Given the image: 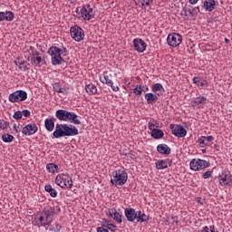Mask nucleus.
<instances>
[{
	"label": "nucleus",
	"mask_w": 232,
	"mask_h": 232,
	"mask_svg": "<svg viewBox=\"0 0 232 232\" xmlns=\"http://www.w3.org/2000/svg\"><path fill=\"white\" fill-rule=\"evenodd\" d=\"M14 119H16V121H19L21 119H23L22 117H14Z\"/></svg>",
	"instance_id": "864d4df0"
},
{
	"label": "nucleus",
	"mask_w": 232,
	"mask_h": 232,
	"mask_svg": "<svg viewBox=\"0 0 232 232\" xmlns=\"http://www.w3.org/2000/svg\"><path fill=\"white\" fill-rule=\"evenodd\" d=\"M221 186H227L232 182V175L229 171L224 170L221 175L218 177Z\"/></svg>",
	"instance_id": "f8f14e48"
},
{
	"label": "nucleus",
	"mask_w": 232,
	"mask_h": 232,
	"mask_svg": "<svg viewBox=\"0 0 232 232\" xmlns=\"http://www.w3.org/2000/svg\"><path fill=\"white\" fill-rule=\"evenodd\" d=\"M189 166L192 171H200V169L209 168L210 164H209V161L208 160L193 159L190 161Z\"/></svg>",
	"instance_id": "0eeeda50"
},
{
	"label": "nucleus",
	"mask_w": 232,
	"mask_h": 232,
	"mask_svg": "<svg viewBox=\"0 0 232 232\" xmlns=\"http://www.w3.org/2000/svg\"><path fill=\"white\" fill-rule=\"evenodd\" d=\"M133 46L136 52H138L139 53H144L148 45L146 44V42H144V40L140 38H135L133 40Z\"/></svg>",
	"instance_id": "ddd939ff"
},
{
	"label": "nucleus",
	"mask_w": 232,
	"mask_h": 232,
	"mask_svg": "<svg viewBox=\"0 0 232 232\" xmlns=\"http://www.w3.org/2000/svg\"><path fill=\"white\" fill-rule=\"evenodd\" d=\"M14 64L15 66H18L21 72H26V70H28V66L26 65V61L24 60L17 59L14 61Z\"/></svg>",
	"instance_id": "cd10ccee"
},
{
	"label": "nucleus",
	"mask_w": 232,
	"mask_h": 232,
	"mask_svg": "<svg viewBox=\"0 0 232 232\" xmlns=\"http://www.w3.org/2000/svg\"><path fill=\"white\" fill-rule=\"evenodd\" d=\"M215 6H217L215 0H205L203 3V8H205L206 12H213Z\"/></svg>",
	"instance_id": "aec40b11"
},
{
	"label": "nucleus",
	"mask_w": 232,
	"mask_h": 232,
	"mask_svg": "<svg viewBox=\"0 0 232 232\" xmlns=\"http://www.w3.org/2000/svg\"><path fill=\"white\" fill-rule=\"evenodd\" d=\"M170 130L172 135L178 137L179 139H183V137L188 135V130H186L182 125L170 124Z\"/></svg>",
	"instance_id": "9d476101"
},
{
	"label": "nucleus",
	"mask_w": 232,
	"mask_h": 232,
	"mask_svg": "<svg viewBox=\"0 0 232 232\" xmlns=\"http://www.w3.org/2000/svg\"><path fill=\"white\" fill-rule=\"evenodd\" d=\"M149 130H150V131H153L154 130H157V129H155V124L151 123V122H149Z\"/></svg>",
	"instance_id": "de8ad7c7"
},
{
	"label": "nucleus",
	"mask_w": 232,
	"mask_h": 232,
	"mask_svg": "<svg viewBox=\"0 0 232 232\" xmlns=\"http://www.w3.org/2000/svg\"><path fill=\"white\" fill-rule=\"evenodd\" d=\"M193 82L199 88H204V86H209V83L208 82V81H206L204 79H200L198 77H194Z\"/></svg>",
	"instance_id": "c85d7f7f"
},
{
	"label": "nucleus",
	"mask_w": 232,
	"mask_h": 232,
	"mask_svg": "<svg viewBox=\"0 0 232 232\" xmlns=\"http://www.w3.org/2000/svg\"><path fill=\"white\" fill-rule=\"evenodd\" d=\"M190 5H197L198 0H189Z\"/></svg>",
	"instance_id": "3c124183"
},
{
	"label": "nucleus",
	"mask_w": 232,
	"mask_h": 232,
	"mask_svg": "<svg viewBox=\"0 0 232 232\" xmlns=\"http://www.w3.org/2000/svg\"><path fill=\"white\" fill-rule=\"evenodd\" d=\"M37 130H39L37 125L30 123L23 128L22 133L26 136L34 135V133H37Z\"/></svg>",
	"instance_id": "2eb2a0df"
},
{
	"label": "nucleus",
	"mask_w": 232,
	"mask_h": 232,
	"mask_svg": "<svg viewBox=\"0 0 232 232\" xmlns=\"http://www.w3.org/2000/svg\"><path fill=\"white\" fill-rule=\"evenodd\" d=\"M60 121H69L72 124H81V120L77 117H58Z\"/></svg>",
	"instance_id": "7c9ffc66"
},
{
	"label": "nucleus",
	"mask_w": 232,
	"mask_h": 232,
	"mask_svg": "<svg viewBox=\"0 0 232 232\" xmlns=\"http://www.w3.org/2000/svg\"><path fill=\"white\" fill-rule=\"evenodd\" d=\"M225 43H226V44H229V39L225 38Z\"/></svg>",
	"instance_id": "603ef678"
},
{
	"label": "nucleus",
	"mask_w": 232,
	"mask_h": 232,
	"mask_svg": "<svg viewBox=\"0 0 232 232\" xmlns=\"http://www.w3.org/2000/svg\"><path fill=\"white\" fill-rule=\"evenodd\" d=\"M28 99V93L25 91L20 90L9 94L10 102H22Z\"/></svg>",
	"instance_id": "6e6552de"
},
{
	"label": "nucleus",
	"mask_w": 232,
	"mask_h": 232,
	"mask_svg": "<svg viewBox=\"0 0 232 232\" xmlns=\"http://www.w3.org/2000/svg\"><path fill=\"white\" fill-rule=\"evenodd\" d=\"M208 102V98L204 96H198L191 102L193 108H203Z\"/></svg>",
	"instance_id": "f3484780"
},
{
	"label": "nucleus",
	"mask_w": 232,
	"mask_h": 232,
	"mask_svg": "<svg viewBox=\"0 0 232 232\" xmlns=\"http://www.w3.org/2000/svg\"><path fill=\"white\" fill-rule=\"evenodd\" d=\"M134 3L141 10H146V6H150L153 3V0H134Z\"/></svg>",
	"instance_id": "5701e85b"
},
{
	"label": "nucleus",
	"mask_w": 232,
	"mask_h": 232,
	"mask_svg": "<svg viewBox=\"0 0 232 232\" xmlns=\"http://www.w3.org/2000/svg\"><path fill=\"white\" fill-rule=\"evenodd\" d=\"M85 92L89 95H94V93H97V86L93 85V83L87 84L85 86Z\"/></svg>",
	"instance_id": "473e14b6"
},
{
	"label": "nucleus",
	"mask_w": 232,
	"mask_h": 232,
	"mask_svg": "<svg viewBox=\"0 0 232 232\" xmlns=\"http://www.w3.org/2000/svg\"><path fill=\"white\" fill-rule=\"evenodd\" d=\"M96 231H97V232H110V231H108V229H106L104 227H98L96 228Z\"/></svg>",
	"instance_id": "49530a36"
},
{
	"label": "nucleus",
	"mask_w": 232,
	"mask_h": 232,
	"mask_svg": "<svg viewBox=\"0 0 232 232\" xmlns=\"http://www.w3.org/2000/svg\"><path fill=\"white\" fill-rule=\"evenodd\" d=\"M56 117H77V114L67 111L66 110L56 111Z\"/></svg>",
	"instance_id": "bb28decb"
},
{
	"label": "nucleus",
	"mask_w": 232,
	"mask_h": 232,
	"mask_svg": "<svg viewBox=\"0 0 232 232\" xmlns=\"http://www.w3.org/2000/svg\"><path fill=\"white\" fill-rule=\"evenodd\" d=\"M2 140L4 142H12V140H14V137L11 134H4L2 136Z\"/></svg>",
	"instance_id": "79ce46f5"
},
{
	"label": "nucleus",
	"mask_w": 232,
	"mask_h": 232,
	"mask_svg": "<svg viewBox=\"0 0 232 232\" xmlns=\"http://www.w3.org/2000/svg\"><path fill=\"white\" fill-rule=\"evenodd\" d=\"M145 90H146V92H148V90H149V89H148V87H146V89H145Z\"/></svg>",
	"instance_id": "5fc2aeb1"
},
{
	"label": "nucleus",
	"mask_w": 232,
	"mask_h": 232,
	"mask_svg": "<svg viewBox=\"0 0 232 232\" xmlns=\"http://www.w3.org/2000/svg\"><path fill=\"white\" fill-rule=\"evenodd\" d=\"M145 101L148 104H155L159 101V97L155 93L148 92L145 94Z\"/></svg>",
	"instance_id": "b1692460"
},
{
	"label": "nucleus",
	"mask_w": 232,
	"mask_h": 232,
	"mask_svg": "<svg viewBox=\"0 0 232 232\" xmlns=\"http://www.w3.org/2000/svg\"><path fill=\"white\" fill-rule=\"evenodd\" d=\"M75 135H79V130L75 126L68 124H57L53 132L54 139L61 137H75Z\"/></svg>",
	"instance_id": "f03ea898"
},
{
	"label": "nucleus",
	"mask_w": 232,
	"mask_h": 232,
	"mask_svg": "<svg viewBox=\"0 0 232 232\" xmlns=\"http://www.w3.org/2000/svg\"><path fill=\"white\" fill-rule=\"evenodd\" d=\"M81 15L84 21H90L91 19H93L95 17V14H93V8L90 5H84L81 11Z\"/></svg>",
	"instance_id": "9b49d317"
},
{
	"label": "nucleus",
	"mask_w": 232,
	"mask_h": 232,
	"mask_svg": "<svg viewBox=\"0 0 232 232\" xmlns=\"http://www.w3.org/2000/svg\"><path fill=\"white\" fill-rule=\"evenodd\" d=\"M151 137H153V139H162V137H164V131L160 129H156L151 131Z\"/></svg>",
	"instance_id": "e433bc0d"
},
{
	"label": "nucleus",
	"mask_w": 232,
	"mask_h": 232,
	"mask_svg": "<svg viewBox=\"0 0 232 232\" xmlns=\"http://www.w3.org/2000/svg\"><path fill=\"white\" fill-rule=\"evenodd\" d=\"M106 224H109L108 220L106 218H103L102 221V226H106Z\"/></svg>",
	"instance_id": "8fccbe9b"
},
{
	"label": "nucleus",
	"mask_w": 232,
	"mask_h": 232,
	"mask_svg": "<svg viewBox=\"0 0 232 232\" xmlns=\"http://www.w3.org/2000/svg\"><path fill=\"white\" fill-rule=\"evenodd\" d=\"M102 227H106L107 230L109 229L110 231H112V232L117 231V225L115 224L107 223L106 225H102Z\"/></svg>",
	"instance_id": "a19ab883"
},
{
	"label": "nucleus",
	"mask_w": 232,
	"mask_h": 232,
	"mask_svg": "<svg viewBox=\"0 0 232 232\" xmlns=\"http://www.w3.org/2000/svg\"><path fill=\"white\" fill-rule=\"evenodd\" d=\"M115 211H117L115 208L109 209V217H111V218H113Z\"/></svg>",
	"instance_id": "a18cd8bd"
},
{
	"label": "nucleus",
	"mask_w": 232,
	"mask_h": 232,
	"mask_svg": "<svg viewBox=\"0 0 232 232\" xmlns=\"http://www.w3.org/2000/svg\"><path fill=\"white\" fill-rule=\"evenodd\" d=\"M124 214L128 222H135L137 220V211H135V208H127L124 210Z\"/></svg>",
	"instance_id": "dca6fc26"
},
{
	"label": "nucleus",
	"mask_w": 232,
	"mask_h": 232,
	"mask_svg": "<svg viewBox=\"0 0 232 232\" xmlns=\"http://www.w3.org/2000/svg\"><path fill=\"white\" fill-rule=\"evenodd\" d=\"M203 179H211L213 177V171L208 170L203 173L202 175Z\"/></svg>",
	"instance_id": "c03bdc74"
},
{
	"label": "nucleus",
	"mask_w": 232,
	"mask_h": 232,
	"mask_svg": "<svg viewBox=\"0 0 232 232\" xmlns=\"http://www.w3.org/2000/svg\"><path fill=\"white\" fill-rule=\"evenodd\" d=\"M142 92H144V87L140 84L136 85L133 89V93H135V95H142Z\"/></svg>",
	"instance_id": "58836bf2"
},
{
	"label": "nucleus",
	"mask_w": 232,
	"mask_h": 232,
	"mask_svg": "<svg viewBox=\"0 0 232 232\" xmlns=\"http://www.w3.org/2000/svg\"><path fill=\"white\" fill-rule=\"evenodd\" d=\"M169 166V160H160L156 162V168L157 169H166Z\"/></svg>",
	"instance_id": "c756f323"
},
{
	"label": "nucleus",
	"mask_w": 232,
	"mask_h": 232,
	"mask_svg": "<svg viewBox=\"0 0 232 232\" xmlns=\"http://www.w3.org/2000/svg\"><path fill=\"white\" fill-rule=\"evenodd\" d=\"M112 218L118 224H122V215H121V213H119L117 210L114 212V216Z\"/></svg>",
	"instance_id": "ea45409f"
},
{
	"label": "nucleus",
	"mask_w": 232,
	"mask_h": 232,
	"mask_svg": "<svg viewBox=\"0 0 232 232\" xmlns=\"http://www.w3.org/2000/svg\"><path fill=\"white\" fill-rule=\"evenodd\" d=\"M55 184L63 188H70L73 186V180H72V177H70V175L61 173L56 176Z\"/></svg>",
	"instance_id": "39448f33"
},
{
	"label": "nucleus",
	"mask_w": 232,
	"mask_h": 232,
	"mask_svg": "<svg viewBox=\"0 0 232 232\" xmlns=\"http://www.w3.org/2000/svg\"><path fill=\"white\" fill-rule=\"evenodd\" d=\"M151 90L158 96L164 95V87L160 83H155Z\"/></svg>",
	"instance_id": "a878e982"
},
{
	"label": "nucleus",
	"mask_w": 232,
	"mask_h": 232,
	"mask_svg": "<svg viewBox=\"0 0 232 232\" xmlns=\"http://www.w3.org/2000/svg\"><path fill=\"white\" fill-rule=\"evenodd\" d=\"M109 86H111L112 92H119V86H117V85L115 86V85H113V83H112V85H109Z\"/></svg>",
	"instance_id": "09e8293b"
},
{
	"label": "nucleus",
	"mask_w": 232,
	"mask_h": 232,
	"mask_svg": "<svg viewBox=\"0 0 232 232\" xmlns=\"http://www.w3.org/2000/svg\"><path fill=\"white\" fill-rule=\"evenodd\" d=\"M215 138L213 136H201L198 140V144L200 148H206V146H211Z\"/></svg>",
	"instance_id": "4468645a"
},
{
	"label": "nucleus",
	"mask_w": 232,
	"mask_h": 232,
	"mask_svg": "<svg viewBox=\"0 0 232 232\" xmlns=\"http://www.w3.org/2000/svg\"><path fill=\"white\" fill-rule=\"evenodd\" d=\"M42 63L43 57H41V54L37 52L33 53L31 56V64H33V66H41Z\"/></svg>",
	"instance_id": "a211bd4d"
},
{
	"label": "nucleus",
	"mask_w": 232,
	"mask_h": 232,
	"mask_svg": "<svg viewBox=\"0 0 232 232\" xmlns=\"http://www.w3.org/2000/svg\"><path fill=\"white\" fill-rule=\"evenodd\" d=\"M45 191L50 194L53 198H55L57 197V190L55 188H52V185H45Z\"/></svg>",
	"instance_id": "4c0bfd02"
},
{
	"label": "nucleus",
	"mask_w": 232,
	"mask_h": 232,
	"mask_svg": "<svg viewBox=\"0 0 232 232\" xmlns=\"http://www.w3.org/2000/svg\"><path fill=\"white\" fill-rule=\"evenodd\" d=\"M53 90L57 93H63V95H66L68 93V89H66L64 87H61V85L59 83L54 84Z\"/></svg>",
	"instance_id": "72a5a7b5"
},
{
	"label": "nucleus",
	"mask_w": 232,
	"mask_h": 232,
	"mask_svg": "<svg viewBox=\"0 0 232 232\" xmlns=\"http://www.w3.org/2000/svg\"><path fill=\"white\" fill-rule=\"evenodd\" d=\"M167 43L171 48H177L182 43V36L177 33L169 34L167 37Z\"/></svg>",
	"instance_id": "1a4fd4ad"
},
{
	"label": "nucleus",
	"mask_w": 232,
	"mask_h": 232,
	"mask_svg": "<svg viewBox=\"0 0 232 232\" xmlns=\"http://www.w3.org/2000/svg\"><path fill=\"white\" fill-rule=\"evenodd\" d=\"M45 128H46L47 131H53V128H55V123L53 122V120L46 119L45 120Z\"/></svg>",
	"instance_id": "f704fd0d"
},
{
	"label": "nucleus",
	"mask_w": 232,
	"mask_h": 232,
	"mask_svg": "<svg viewBox=\"0 0 232 232\" xmlns=\"http://www.w3.org/2000/svg\"><path fill=\"white\" fill-rule=\"evenodd\" d=\"M48 53L51 55L52 64L53 66H57L62 63H64V59L63 57H66V55H68V49L64 46H62V48L51 46L48 50Z\"/></svg>",
	"instance_id": "7ed1b4c3"
},
{
	"label": "nucleus",
	"mask_w": 232,
	"mask_h": 232,
	"mask_svg": "<svg viewBox=\"0 0 232 232\" xmlns=\"http://www.w3.org/2000/svg\"><path fill=\"white\" fill-rule=\"evenodd\" d=\"M157 151L161 155H169V153H171V148L167 144H160L157 146Z\"/></svg>",
	"instance_id": "412c9836"
},
{
	"label": "nucleus",
	"mask_w": 232,
	"mask_h": 232,
	"mask_svg": "<svg viewBox=\"0 0 232 232\" xmlns=\"http://www.w3.org/2000/svg\"><path fill=\"white\" fill-rule=\"evenodd\" d=\"M70 34L72 39L76 41V43H81V41H84V30L81 28L79 25H74L70 28Z\"/></svg>",
	"instance_id": "423d86ee"
},
{
	"label": "nucleus",
	"mask_w": 232,
	"mask_h": 232,
	"mask_svg": "<svg viewBox=\"0 0 232 232\" xmlns=\"http://www.w3.org/2000/svg\"><path fill=\"white\" fill-rule=\"evenodd\" d=\"M61 213V207L53 206L47 208H44L41 212V216L39 218V222L42 227H45L46 231H53V232H60L63 229V226L59 223H54L51 226V228H48L46 226H50L52 222H53V216L59 215Z\"/></svg>",
	"instance_id": "f257e3e1"
},
{
	"label": "nucleus",
	"mask_w": 232,
	"mask_h": 232,
	"mask_svg": "<svg viewBox=\"0 0 232 232\" xmlns=\"http://www.w3.org/2000/svg\"><path fill=\"white\" fill-rule=\"evenodd\" d=\"M14 14L12 12H0V23L2 21H14Z\"/></svg>",
	"instance_id": "393cba45"
},
{
	"label": "nucleus",
	"mask_w": 232,
	"mask_h": 232,
	"mask_svg": "<svg viewBox=\"0 0 232 232\" xmlns=\"http://www.w3.org/2000/svg\"><path fill=\"white\" fill-rule=\"evenodd\" d=\"M150 220V216L146 215L140 210L136 211V222H148Z\"/></svg>",
	"instance_id": "4be33fe9"
},
{
	"label": "nucleus",
	"mask_w": 232,
	"mask_h": 232,
	"mask_svg": "<svg viewBox=\"0 0 232 232\" xmlns=\"http://www.w3.org/2000/svg\"><path fill=\"white\" fill-rule=\"evenodd\" d=\"M128 182V172L123 169H117L112 171V179H111V183L112 186H124Z\"/></svg>",
	"instance_id": "20e7f679"
},
{
	"label": "nucleus",
	"mask_w": 232,
	"mask_h": 232,
	"mask_svg": "<svg viewBox=\"0 0 232 232\" xmlns=\"http://www.w3.org/2000/svg\"><path fill=\"white\" fill-rule=\"evenodd\" d=\"M100 81L103 84H107V86H112L113 81H111V74L108 73V72H104L102 76H100Z\"/></svg>",
	"instance_id": "6ab92c4d"
},
{
	"label": "nucleus",
	"mask_w": 232,
	"mask_h": 232,
	"mask_svg": "<svg viewBox=\"0 0 232 232\" xmlns=\"http://www.w3.org/2000/svg\"><path fill=\"white\" fill-rule=\"evenodd\" d=\"M48 173H59V166L55 163H48L46 165Z\"/></svg>",
	"instance_id": "2f4dec72"
},
{
	"label": "nucleus",
	"mask_w": 232,
	"mask_h": 232,
	"mask_svg": "<svg viewBox=\"0 0 232 232\" xmlns=\"http://www.w3.org/2000/svg\"><path fill=\"white\" fill-rule=\"evenodd\" d=\"M13 117H30V111H17L14 113Z\"/></svg>",
	"instance_id": "c9c22d12"
},
{
	"label": "nucleus",
	"mask_w": 232,
	"mask_h": 232,
	"mask_svg": "<svg viewBox=\"0 0 232 232\" xmlns=\"http://www.w3.org/2000/svg\"><path fill=\"white\" fill-rule=\"evenodd\" d=\"M9 124L7 121H5L4 120H0V130H5V128H8Z\"/></svg>",
	"instance_id": "37998d69"
}]
</instances>
